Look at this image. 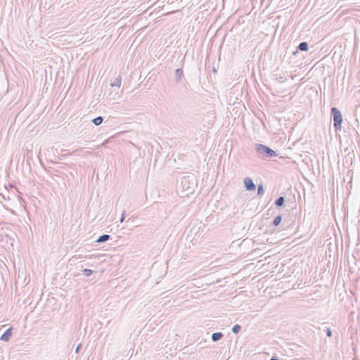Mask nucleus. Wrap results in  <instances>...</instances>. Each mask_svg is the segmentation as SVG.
<instances>
[{
    "label": "nucleus",
    "instance_id": "2",
    "mask_svg": "<svg viewBox=\"0 0 360 360\" xmlns=\"http://www.w3.org/2000/svg\"><path fill=\"white\" fill-rule=\"evenodd\" d=\"M331 115L333 120V126L335 131H340L342 128V117L340 111L337 108H331Z\"/></svg>",
    "mask_w": 360,
    "mask_h": 360
},
{
    "label": "nucleus",
    "instance_id": "17",
    "mask_svg": "<svg viewBox=\"0 0 360 360\" xmlns=\"http://www.w3.org/2000/svg\"><path fill=\"white\" fill-rule=\"evenodd\" d=\"M92 272H93L92 270L89 269H84L83 270V273L86 276H90L91 275Z\"/></svg>",
    "mask_w": 360,
    "mask_h": 360
},
{
    "label": "nucleus",
    "instance_id": "9",
    "mask_svg": "<svg viewBox=\"0 0 360 360\" xmlns=\"http://www.w3.org/2000/svg\"><path fill=\"white\" fill-rule=\"evenodd\" d=\"M308 43L306 41H302L299 44L297 49L302 51H306L308 50Z\"/></svg>",
    "mask_w": 360,
    "mask_h": 360
},
{
    "label": "nucleus",
    "instance_id": "13",
    "mask_svg": "<svg viewBox=\"0 0 360 360\" xmlns=\"http://www.w3.org/2000/svg\"><path fill=\"white\" fill-rule=\"evenodd\" d=\"M122 82V78L120 76H118L113 82L111 83L112 86H117L120 87Z\"/></svg>",
    "mask_w": 360,
    "mask_h": 360
},
{
    "label": "nucleus",
    "instance_id": "18",
    "mask_svg": "<svg viewBox=\"0 0 360 360\" xmlns=\"http://www.w3.org/2000/svg\"><path fill=\"white\" fill-rule=\"evenodd\" d=\"M124 211H123L122 215H121V217H120V221L122 223L124 221V219H125V215H124Z\"/></svg>",
    "mask_w": 360,
    "mask_h": 360
},
{
    "label": "nucleus",
    "instance_id": "8",
    "mask_svg": "<svg viewBox=\"0 0 360 360\" xmlns=\"http://www.w3.org/2000/svg\"><path fill=\"white\" fill-rule=\"evenodd\" d=\"M223 336H224V335L222 333H220V332L214 333L212 335V340L213 342H217V341L221 340L223 338Z\"/></svg>",
    "mask_w": 360,
    "mask_h": 360
},
{
    "label": "nucleus",
    "instance_id": "16",
    "mask_svg": "<svg viewBox=\"0 0 360 360\" xmlns=\"http://www.w3.org/2000/svg\"><path fill=\"white\" fill-rule=\"evenodd\" d=\"M264 191L262 184L259 185L257 188V195H262L264 194Z\"/></svg>",
    "mask_w": 360,
    "mask_h": 360
},
{
    "label": "nucleus",
    "instance_id": "15",
    "mask_svg": "<svg viewBox=\"0 0 360 360\" xmlns=\"http://www.w3.org/2000/svg\"><path fill=\"white\" fill-rule=\"evenodd\" d=\"M241 330V326L238 324H236L232 328V332L235 334H237Z\"/></svg>",
    "mask_w": 360,
    "mask_h": 360
},
{
    "label": "nucleus",
    "instance_id": "21",
    "mask_svg": "<svg viewBox=\"0 0 360 360\" xmlns=\"http://www.w3.org/2000/svg\"><path fill=\"white\" fill-rule=\"evenodd\" d=\"M279 79H279V81H280V82H283L284 80H285V79H286V78H285V77H280V78H279Z\"/></svg>",
    "mask_w": 360,
    "mask_h": 360
},
{
    "label": "nucleus",
    "instance_id": "3",
    "mask_svg": "<svg viewBox=\"0 0 360 360\" xmlns=\"http://www.w3.org/2000/svg\"><path fill=\"white\" fill-rule=\"evenodd\" d=\"M193 183L191 182L188 176H184L181 181V186L186 195L191 194L194 191Z\"/></svg>",
    "mask_w": 360,
    "mask_h": 360
},
{
    "label": "nucleus",
    "instance_id": "10",
    "mask_svg": "<svg viewBox=\"0 0 360 360\" xmlns=\"http://www.w3.org/2000/svg\"><path fill=\"white\" fill-rule=\"evenodd\" d=\"M285 203V198L283 196H280L275 201V205L278 207H282Z\"/></svg>",
    "mask_w": 360,
    "mask_h": 360
},
{
    "label": "nucleus",
    "instance_id": "14",
    "mask_svg": "<svg viewBox=\"0 0 360 360\" xmlns=\"http://www.w3.org/2000/svg\"><path fill=\"white\" fill-rule=\"evenodd\" d=\"M281 220H282V216L281 215H278L277 217H276L274 218V219L273 220V225L276 226H278L280 224V223L281 222Z\"/></svg>",
    "mask_w": 360,
    "mask_h": 360
},
{
    "label": "nucleus",
    "instance_id": "6",
    "mask_svg": "<svg viewBox=\"0 0 360 360\" xmlns=\"http://www.w3.org/2000/svg\"><path fill=\"white\" fill-rule=\"evenodd\" d=\"M184 77L183 70L181 68H178L175 71V79L176 82H179L181 78Z\"/></svg>",
    "mask_w": 360,
    "mask_h": 360
},
{
    "label": "nucleus",
    "instance_id": "7",
    "mask_svg": "<svg viewBox=\"0 0 360 360\" xmlns=\"http://www.w3.org/2000/svg\"><path fill=\"white\" fill-rule=\"evenodd\" d=\"M110 237L111 236L108 234H103V235L99 236L97 238V240H96V242L98 243H104V242L108 240L110 238Z\"/></svg>",
    "mask_w": 360,
    "mask_h": 360
},
{
    "label": "nucleus",
    "instance_id": "4",
    "mask_svg": "<svg viewBox=\"0 0 360 360\" xmlns=\"http://www.w3.org/2000/svg\"><path fill=\"white\" fill-rule=\"evenodd\" d=\"M245 188L247 191H255L256 186L250 177H245L243 180Z\"/></svg>",
    "mask_w": 360,
    "mask_h": 360
},
{
    "label": "nucleus",
    "instance_id": "1",
    "mask_svg": "<svg viewBox=\"0 0 360 360\" xmlns=\"http://www.w3.org/2000/svg\"><path fill=\"white\" fill-rule=\"evenodd\" d=\"M255 150L258 156L262 158H271L278 156L275 150L262 143H256Z\"/></svg>",
    "mask_w": 360,
    "mask_h": 360
},
{
    "label": "nucleus",
    "instance_id": "19",
    "mask_svg": "<svg viewBox=\"0 0 360 360\" xmlns=\"http://www.w3.org/2000/svg\"><path fill=\"white\" fill-rule=\"evenodd\" d=\"M326 333L327 336H328V337H330L332 335L331 330L328 327Z\"/></svg>",
    "mask_w": 360,
    "mask_h": 360
},
{
    "label": "nucleus",
    "instance_id": "11",
    "mask_svg": "<svg viewBox=\"0 0 360 360\" xmlns=\"http://www.w3.org/2000/svg\"><path fill=\"white\" fill-rule=\"evenodd\" d=\"M328 327L325 323H322L318 328L319 330V335L320 336H322L325 332H326Z\"/></svg>",
    "mask_w": 360,
    "mask_h": 360
},
{
    "label": "nucleus",
    "instance_id": "5",
    "mask_svg": "<svg viewBox=\"0 0 360 360\" xmlns=\"http://www.w3.org/2000/svg\"><path fill=\"white\" fill-rule=\"evenodd\" d=\"M12 330H13L12 327H10L9 328H8L4 333V334L1 336L0 340L2 341H5V342L8 341L12 335Z\"/></svg>",
    "mask_w": 360,
    "mask_h": 360
},
{
    "label": "nucleus",
    "instance_id": "12",
    "mask_svg": "<svg viewBox=\"0 0 360 360\" xmlns=\"http://www.w3.org/2000/svg\"><path fill=\"white\" fill-rule=\"evenodd\" d=\"M103 117H101V116L96 117H95L94 119L92 120V122L96 126L100 125L103 122Z\"/></svg>",
    "mask_w": 360,
    "mask_h": 360
},
{
    "label": "nucleus",
    "instance_id": "20",
    "mask_svg": "<svg viewBox=\"0 0 360 360\" xmlns=\"http://www.w3.org/2000/svg\"><path fill=\"white\" fill-rule=\"evenodd\" d=\"M81 347H82V345H81V344H79V345H78L77 346V347H76V349H75V352H76L77 354H78V353L79 352V351H80V349H81Z\"/></svg>",
    "mask_w": 360,
    "mask_h": 360
},
{
    "label": "nucleus",
    "instance_id": "22",
    "mask_svg": "<svg viewBox=\"0 0 360 360\" xmlns=\"http://www.w3.org/2000/svg\"><path fill=\"white\" fill-rule=\"evenodd\" d=\"M270 360H280V359H276V358H275V357H272V358H271V359H270Z\"/></svg>",
    "mask_w": 360,
    "mask_h": 360
}]
</instances>
